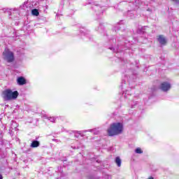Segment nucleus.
Returning a JSON list of instances; mask_svg holds the SVG:
<instances>
[{"label":"nucleus","mask_w":179,"mask_h":179,"mask_svg":"<svg viewBox=\"0 0 179 179\" xmlns=\"http://www.w3.org/2000/svg\"><path fill=\"white\" fill-rule=\"evenodd\" d=\"M123 126L122 123L117 122L110 124L107 130L108 136H115L122 133Z\"/></svg>","instance_id":"nucleus-1"},{"label":"nucleus","mask_w":179,"mask_h":179,"mask_svg":"<svg viewBox=\"0 0 179 179\" xmlns=\"http://www.w3.org/2000/svg\"><path fill=\"white\" fill-rule=\"evenodd\" d=\"M3 99L5 101H10V100H16L19 96L17 91H13L10 89L4 90L2 93Z\"/></svg>","instance_id":"nucleus-2"},{"label":"nucleus","mask_w":179,"mask_h":179,"mask_svg":"<svg viewBox=\"0 0 179 179\" xmlns=\"http://www.w3.org/2000/svg\"><path fill=\"white\" fill-rule=\"evenodd\" d=\"M3 59L7 61V62H13L15 61V55L13 52L9 50V49L6 48L3 52Z\"/></svg>","instance_id":"nucleus-3"},{"label":"nucleus","mask_w":179,"mask_h":179,"mask_svg":"<svg viewBox=\"0 0 179 179\" xmlns=\"http://www.w3.org/2000/svg\"><path fill=\"white\" fill-rule=\"evenodd\" d=\"M171 87V85H170V83L164 82L161 84V89L163 90V92H167L170 90V88Z\"/></svg>","instance_id":"nucleus-4"},{"label":"nucleus","mask_w":179,"mask_h":179,"mask_svg":"<svg viewBox=\"0 0 179 179\" xmlns=\"http://www.w3.org/2000/svg\"><path fill=\"white\" fill-rule=\"evenodd\" d=\"M157 40L161 45H166L167 44V40L163 35L158 36Z\"/></svg>","instance_id":"nucleus-5"},{"label":"nucleus","mask_w":179,"mask_h":179,"mask_svg":"<svg viewBox=\"0 0 179 179\" xmlns=\"http://www.w3.org/2000/svg\"><path fill=\"white\" fill-rule=\"evenodd\" d=\"M17 83L20 85V86H23V85H26L27 82H26V79H24L23 77H19L17 79Z\"/></svg>","instance_id":"nucleus-6"},{"label":"nucleus","mask_w":179,"mask_h":179,"mask_svg":"<svg viewBox=\"0 0 179 179\" xmlns=\"http://www.w3.org/2000/svg\"><path fill=\"white\" fill-rule=\"evenodd\" d=\"M17 127H19V124L14 121H11V124H10V129L11 131H17Z\"/></svg>","instance_id":"nucleus-7"},{"label":"nucleus","mask_w":179,"mask_h":179,"mask_svg":"<svg viewBox=\"0 0 179 179\" xmlns=\"http://www.w3.org/2000/svg\"><path fill=\"white\" fill-rule=\"evenodd\" d=\"M30 146L31 148H38L40 146V141L34 140Z\"/></svg>","instance_id":"nucleus-8"},{"label":"nucleus","mask_w":179,"mask_h":179,"mask_svg":"<svg viewBox=\"0 0 179 179\" xmlns=\"http://www.w3.org/2000/svg\"><path fill=\"white\" fill-rule=\"evenodd\" d=\"M44 118L46 120H48V121H50V122H55L57 120V118L55 117H48L47 115L43 116Z\"/></svg>","instance_id":"nucleus-9"},{"label":"nucleus","mask_w":179,"mask_h":179,"mask_svg":"<svg viewBox=\"0 0 179 179\" xmlns=\"http://www.w3.org/2000/svg\"><path fill=\"white\" fill-rule=\"evenodd\" d=\"M115 163L117 164V167H121V158L117 157L115 160Z\"/></svg>","instance_id":"nucleus-10"},{"label":"nucleus","mask_w":179,"mask_h":179,"mask_svg":"<svg viewBox=\"0 0 179 179\" xmlns=\"http://www.w3.org/2000/svg\"><path fill=\"white\" fill-rule=\"evenodd\" d=\"M31 13L34 16H38L40 15V13H38V10L34 8L31 10Z\"/></svg>","instance_id":"nucleus-11"},{"label":"nucleus","mask_w":179,"mask_h":179,"mask_svg":"<svg viewBox=\"0 0 179 179\" xmlns=\"http://www.w3.org/2000/svg\"><path fill=\"white\" fill-rule=\"evenodd\" d=\"M135 152L138 155H142V153H143V151L142 150V149H141V148H137L135 150Z\"/></svg>","instance_id":"nucleus-12"},{"label":"nucleus","mask_w":179,"mask_h":179,"mask_svg":"<svg viewBox=\"0 0 179 179\" xmlns=\"http://www.w3.org/2000/svg\"><path fill=\"white\" fill-rule=\"evenodd\" d=\"M0 139H2V131L0 130Z\"/></svg>","instance_id":"nucleus-13"},{"label":"nucleus","mask_w":179,"mask_h":179,"mask_svg":"<svg viewBox=\"0 0 179 179\" xmlns=\"http://www.w3.org/2000/svg\"><path fill=\"white\" fill-rule=\"evenodd\" d=\"M52 141H53L54 142H57V141H58V139L53 138Z\"/></svg>","instance_id":"nucleus-14"},{"label":"nucleus","mask_w":179,"mask_h":179,"mask_svg":"<svg viewBox=\"0 0 179 179\" xmlns=\"http://www.w3.org/2000/svg\"><path fill=\"white\" fill-rule=\"evenodd\" d=\"M148 179H155L152 176H150Z\"/></svg>","instance_id":"nucleus-15"},{"label":"nucleus","mask_w":179,"mask_h":179,"mask_svg":"<svg viewBox=\"0 0 179 179\" xmlns=\"http://www.w3.org/2000/svg\"><path fill=\"white\" fill-rule=\"evenodd\" d=\"M0 179H3V176H2V175L0 174Z\"/></svg>","instance_id":"nucleus-16"},{"label":"nucleus","mask_w":179,"mask_h":179,"mask_svg":"<svg viewBox=\"0 0 179 179\" xmlns=\"http://www.w3.org/2000/svg\"><path fill=\"white\" fill-rule=\"evenodd\" d=\"M0 172H1V168H0Z\"/></svg>","instance_id":"nucleus-17"},{"label":"nucleus","mask_w":179,"mask_h":179,"mask_svg":"<svg viewBox=\"0 0 179 179\" xmlns=\"http://www.w3.org/2000/svg\"><path fill=\"white\" fill-rule=\"evenodd\" d=\"M41 1H44V0H41Z\"/></svg>","instance_id":"nucleus-18"}]
</instances>
